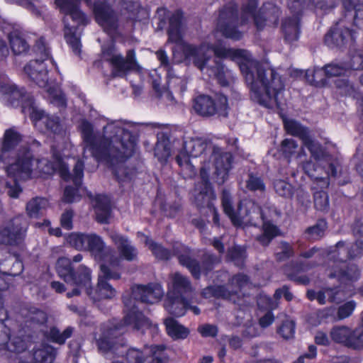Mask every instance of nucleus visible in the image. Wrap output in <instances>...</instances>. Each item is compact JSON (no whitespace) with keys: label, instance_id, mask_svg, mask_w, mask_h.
<instances>
[{"label":"nucleus","instance_id":"f3484780","mask_svg":"<svg viewBox=\"0 0 363 363\" xmlns=\"http://www.w3.org/2000/svg\"><path fill=\"white\" fill-rule=\"evenodd\" d=\"M326 273L328 278L335 279L341 284H349L359 277L357 266L347 263L342 257L328 262Z\"/></svg>","mask_w":363,"mask_h":363},{"label":"nucleus","instance_id":"338daca9","mask_svg":"<svg viewBox=\"0 0 363 363\" xmlns=\"http://www.w3.org/2000/svg\"><path fill=\"white\" fill-rule=\"evenodd\" d=\"M323 290L326 294L327 301L330 303H339L342 301L344 298L340 295L342 292V290L337 287H328L323 289Z\"/></svg>","mask_w":363,"mask_h":363},{"label":"nucleus","instance_id":"4d7b16f0","mask_svg":"<svg viewBox=\"0 0 363 363\" xmlns=\"http://www.w3.org/2000/svg\"><path fill=\"white\" fill-rule=\"evenodd\" d=\"M324 76H325V67L323 69H317L313 71L308 70L305 75L306 80L315 86H320L326 83V78Z\"/></svg>","mask_w":363,"mask_h":363},{"label":"nucleus","instance_id":"052dcab7","mask_svg":"<svg viewBox=\"0 0 363 363\" xmlns=\"http://www.w3.org/2000/svg\"><path fill=\"white\" fill-rule=\"evenodd\" d=\"M164 345H152L150 347L151 360L148 363H167V357L164 353Z\"/></svg>","mask_w":363,"mask_h":363},{"label":"nucleus","instance_id":"603ef678","mask_svg":"<svg viewBox=\"0 0 363 363\" xmlns=\"http://www.w3.org/2000/svg\"><path fill=\"white\" fill-rule=\"evenodd\" d=\"M327 228V222L324 219L318 220L315 225L306 229L305 233L308 235V239L318 240L324 235V232Z\"/></svg>","mask_w":363,"mask_h":363},{"label":"nucleus","instance_id":"aec40b11","mask_svg":"<svg viewBox=\"0 0 363 363\" xmlns=\"http://www.w3.org/2000/svg\"><path fill=\"white\" fill-rule=\"evenodd\" d=\"M330 336L336 343L352 350H362L356 328L352 329L346 325L335 326L331 329Z\"/></svg>","mask_w":363,"mask_h":363},{"label":"nucleus","instance_id":"680f3d73","mask_svg":"<svg viewBox=\"0 0 363 363\" xmlns=\"http://www.w3.org/2000/svg\"><path fill=\"white\" fill-rule=\"evenodd\" d=\"M147 354L137 348L131 347L125 353V359L128 363H143Z\"/></svg>","mask_w":363,"mask_h":363},{"label":"nucleus","instance_id":"393cba45","mask_svg":"<svg viewBox=\"0 0 363 363\" xmlns=\"http://www.w3.org/2000/svg\"><path fill=\"white\" fill-rule=\"evenodd\" d=\"M109 237L117 246L122 257L128 261H133L137 258L138 250L126 237L115 231L110 232Z\"/></svg>","mask_w":363,"mask_h":363},{"label":"nucleus","instance_id":"423d86ee","mask_svg":"<svg viewBox=\"0 0 363 363\" xmlns=\"http://www.w3.org/2000/svg\"><path fill=\"white\" fill-rule=\"evenodd\" d=\"M163 295V289L158 283L133 286L131 295L123 296L125 323L133 325V329L137 330L148 328L150 323L140 311L138 303H156L162 299Z\"/></svg>","mask_w":363,"mask_h":363},{"label":"nucleus","instance_id":"9d476101","mask_svg":"<svg viewBox=\"0 0 363 363\" xmlns=\"http://www.w3.org/2000/svg\"><path fill=\"white\" fill-rule=\"evenodd\" d=\"M250 283V277L247 275L238 273L228 280V286L233 288L231 291L224 285L210 286L203 290L202 295L206 298L211 297L221 298L239 304L240 299L243 296L241 291Z\"/></svg>","mask_w":363,"mask_h":363},{"label":"nucleus","instance_id":"39448f33","mask_svg":"<svg viewBox=\"0 0 363 363\" xmlns=\"http://www.w3.org/2000/svg\"><path fill=\"white\" fill-rule=\"evenodd\" d=\"M221 203L224 213L228 216L235 226L251 225L256 226L262 221V233L256 237L257 241L262 246H267L279 235V229L272 220L279 218V212L274 209L276 215H265L257 203L250 199L240 201L237 209L233 206L232 196L228 190H223Z\"/></svg>","mask_w":363,"mask_h":363},{"label":"nucleus","instance_id":"2f4dec72","mask_svg":"<svg viewBox=\"0 0 363 363\" xmlns=\"http://www.w3.org/2000/svg\"><path fill=\"white\" fill-rule=\"evenodd\" d=\"M356 308V303L354 301H349L340 306L336 311L334 307L326 308L323 311V316L325 318L333 316L334 320H342L352 315Z\"/></svg>","mask_w":363,"mask_h":363},{"label":"nucleus","instance_id":"e433bc0d","mask_svg":"<svg viewBox=\"0 0 363 363\" xmlns=\"http://www.w3.org/2000/svg\"><path fill=\"white\" fill-rule=\"evenodd\" d=\"M9 40L11 50L15 55L26 53L29 48V45L18 30H13L9 35Z\"/></svg>","mask_w":363,"mask_h":363},{"label":"nucleus","instance_id":"b1692460","mask_svg":"<svg viewBox=\"0 0 363 363\" xmlns=\"http://www.w3.org/2000/svg\"><path fill=\"white\" fill-rule=\"evenodd\" d=\"M350 38H354V33L347 28H341L337 24L325 34V43L330 48H340Z\"/></svg>","mask_w":363,"mask_h":363},{"label":"nucleus","instance_id":"9b49d317","mask_svg":"<svg viewBox=\"0 0 363 363\" xmlns=\"http://www.w3.org/2000/svg\"><path fill=\"white\" fill-rule=\"evenodd\" d=\"M193 109L200 116L210 118L217 115L220 118L228 116V98L222 94L213 96L201 94L193 101Z\"/></svg>","mask_w":363,"mask_h":363},{"label":"nucleus","instance_id":"f03ea898","mask_svg":"<svg viewBox=\"0 0 363 363\" xmlns=\"http://www.w3.org/2000/svg\"><path fill=\"white\" fill-rule=\"evenodd\" d=\"M212 49L213 55L216 57L215 59L238 60L252 100L267 108L281 106L284 84L274 69L253 60L251 54L245 50L213 45Z\"/></svg>","mask_w":363,"mask_h":363},{"label":"nucleus","instance_id":"f8f14e48","mask_svg":"<svg viewBox=\"0 0 363 363\" xmlns=\"http://www.w3.org/2000/svg\"><path fill=\"white\" fill-rule=\"evenodd\" d=\"M102 57L111 64L113 77H123L128 72L139 68L134 49L128 50L125 57H123L117 52L113 45H110L103 47Z\"/></svg>","mask_w":363,"mask_h":363},{"label":"nucleus","instance_id":"2eb2a0df","mask_svg":"<svg viewBox=\"0 0 363 363\" xmlns=\"http://www.w3.org/2000/svg\"><path fill=\"white\" fill-rule=\"evenodd\" d=\"M29 223L23 214L11 218L0 228V243L17 247L21 245L27 235Z\"/></svg>","mask_w":363,"mask_h":363},{"label":"nucleus","instance_id":"0e129e2a","mask_svg":"<svg viewBox=\"0 0 363 363\" xmlns=\"http://www.w3.org/2000/svg\"><path fill=\"white\" fill-rule=\"evenodd\" d=\"M49 91L50 94V101L52 104H53L55 106L63 108L67 106L66 96L60 89H49Z\"/></svg>","mask_w":363,"mask_h":363},{"label":"nucleus","instance_id":"7c9ffc66","mask_svg":"<svg viewBox=\"0 0 363 363\" xmlns=\"http://www.w3.org/2000/svg\"><path fill=\"white\" fill-rule=\"evenodd\" d=\"M96 220L100 223H108L111 214V201L105 195H98L95 199Z\"/></svg>","mask_w":363,"mask_h":363},{"label":"nucleus","instance_id":"c756f323","mask_svg":"<svg viewBox=\"0 0 363 363\" xmlns=\"http://www.w3.org/2000/svg\"><path fill=\"white\" fill-rule=\"evenodd\" d=\"M342 6L345 11L351 13L353 20V25L361 28L363 27V1L360 0H341Z\"/></svg>","mask_w":363,"mask_h":363},{"label":"nucleus","instance_id":"1a4fd4ad","mask_svg":"<svg viewBox=\"0 0 363 363\" xmlns=\"http://www.w3.org/2000/svg\"><path fill=\"white\" fill-rule=\"evenodd\" d=\"M0 92L4 100L11 106L21 105L22 111L28 113L33 119L42 118L43 110L40 109L35 102L33 96L27 93L23 88H18L16 84L4 83L0 86Z\"/></svg>","mask_w":363,"mask_h":363},{"label":"nucleus","instance_id":"774afa93","mask_svg":"<svg viewBox=\"0 0 363 363\" xmlns=\"http://www.w3.org/2000/svg\"><path fill=\"white\" fill-rule=\"evenodd\" d=\"M195 203L199 208L207 207L211 210L213 206V204L211 201V195L203 192H199L196 196Z\"/></svg>","mask_w":363,"mask_h":363},{"label":"nucleus","instance_id":"473e14b6","mask_svg":"<svg viewBox=\"0 0 363 363\" xmlns=\"http://www.w3.org/2000/svg\"><path fill=\"white\" fill-rule=\"evenodd\" d=\"M164 306L170 314L180 317L185 314L188 308V301L182 296L168 294Z\"/></svg>","mask_w":363,"mask_h":363},{"label":"nucleus","instance_id":"4c0bfd02","mask_svg":"<svg viewBox=\"0 0 363 363\" xmlns=\"http://www.w3.org/2000/svg\"><path fill=\"white\" fill-rule=\"evenodd\" d=\"M164 323L167 334L174 340L184 339L189 335V330L173 318H166Z\"/></svg>","mask_w":363,"mask_h":363},{"label":"nucleus","instance_id":"13d9d810","mask_svg":"<svg viewBox=\"0 0 363 363\" xmlns=\"http://www.w3.org/2000/svg\"><path fill=\"white\" fill-rule=\"evenodd\" d=\"M274 188L276 193L281 197L291 199L294 195L292 185L284 180L277 179L274 181Z\"/></svg>","mask_w":363,"mask_h":363},{"label":"nucleus","instance_id":"6e6552de","mask_svg":"<svg viewBox=\"0 0 363 363\" xmlns=\"http://www.w3.org/2000/svg\"><path fill=\"white\" fill-rule=\"evenodd\" d=\"M174 252L179 264L186 267L196 279L200 278L201 272L208 274L221 262L220 257L210 252H204L201 257L200 262L192 255L191 250L183 245H176L174 247Z\"/></svg>","mask_w":363,"mask_h":363},{"label":"nucleus","instance_id":"bf43d9fd","mask_svg":"<svg viewBox=\"0 0 363 363\" xmlns=\"http://www.w3.org/2000/svg\"><path fill=\"white\" fill-rule=\"evenodd\" d=\"M277 333L285 340L293 338L295 333V323L291 320H285L277 329Z\"/></svg>","mask_w":363,"mask_h":363},{"label":"nucleus","instance_id":"c03bdc74","mask_svg":"<svg viewBox=\"0 0 363 363\" xmlns=\"http://www.w3.org/2000/svg\"><path fill=\"white\" fill-rule=\"evenodd\" d=\"M207 143L201 139H192L184 144V150L187 152L191 157L201 156L206 150Z\"/></svg>","mask_w":363,"mask_h":363},{"label":"nucleus","instance_id":"7ed1b4c3","mask_svg":"<svg viewBox=\"0 0 363 363\" xmlns=\"http://www.w3.org/2000/svg\"><path fill=\"white\" fill-rule=\"evenodd\" d=\"M81 0H55V4L65 14V38L73 52L79 55L81 43L80 26H84L89 20L80 8ZM88 5L93 4L96 22L106 31H114L118 27V18L116 13L105 0H84Z\"/></svg>","mask_w":363,"mask_h":363},{"label":"nucleus","instance_id":"37998d69","mask_svg":"<svg viewBox=\"0 0 363 363\" xmlns=\"http://www.w3.org/2000/svg\"><path fill=\"white\" fill-rule=\"evenodd\" d=\"M57 352L50 345H45L36 350L33 354L35 363H53L56 357Z\"/></svg>","mask_w":363,"mask_h":363},{"label":"nucleus","instance_id":"5701e85b","mask_svg":"<svg viewBox=\"0 0 363 363\" xmlns=\"http://www.w3.org/2000/svg\"><path fill=\"white\" fill-rule=\"evenodd\" d=\"M0 347L4 350L16 353L26 350V344L21 338L11 339L10 329L4 320H0Z\"/></svg>","mask_w":363,"mask_h":363},{"label":"nucleus","instance_id":"4be33fe9","mask_svg":"<svg viewBox=\"0 0 363 363\" xmlns=\"http://www.w3.org/2000/svg\"><path fill=\"white\" fill-rule=\"evenodd\" d=\"M257 3L256 0H249L242 9L241 23H247L250 18H253L255 25L258 30H262L267 21L265 9L262 8L258 13H256Z\"/></svg>","mask_w":363,"mask_h":363},{"label":"nucleus","instance_id":"20e7f679","mask_svg":"<svg viewBox=\"0 0 363 363\" xmlns=\"http://www.w3.org/2000/svg\"><path fill=\"white\" fill-rule=\"evenodd\" d=\"M21 135L13 128L6 130L1 147L0 162L8 164L6 173L15 177L28 179L34 175L52 174L54 164L46 158L34 160L26 146L17 149Z\"/></svg>","mask_w":363,"mask_h":363},{"label":"nucleus","instance_id":"c9c22d12","mask_svg":"<svg viewBox=\"0 0 363 363\" xmlns=\"http://www.w3.org/2000/svg\"><path fill=\"white\" fill-rule=\"evenodd\" d=\"M84 162L78 160L73 169V174H71L68 167L63 164L61 168V176L66 181L72 179L74 185L79 187L84 177Z\"/></svg>","mask_w":363,"mask_h":363},{"label":"nucleus","instance_id":"49530a36","mask_svg":"<svg viewBox=\"0 0 363 363\" xmlns=\"http://www.w3.org/2000/svg\"><path fill=\"white\" fill-rule=\"evenodd\" d=\"M247 257L246 250L240 246H234L229 248L227 258L239 268H243Z\"/></svg>","mask_w":363,"mask_h":363},{"label":"nucleus","instance_id":"ea45409f","mask_svg":"<svg viewBox=\"0 0 363 363\" xmlns=\"http://www.w3.org/2000/svg\"><path fill=\"white\" fill-rule=\"evenodd\" d=\"M284 125L286 131L289 134L300 138L301 141L311 134L308 128L302 125L295 120H285L284 121Z\"/></svg>","mask_w":363,"mask_h":363},{"label":"nucleus","instance_id":"0eeeda50","mask_svg":"<svg viewBox=\"0 0 363 363\" xmlns=\"http://www.w3.org/2000/svg\"><path fill=\"white\" fill-rule=\"evenodd\" d=\"M128 327L133 328V325L125 323V316L123 320L104 325L100 336L96 339L99 351L106 355L109 353L118 356L122 355L123 352L119 349L126 345L122 336L127 331Z\"/></svg>","mask_w":363,"mask_h":363},{"label":"nucleus","instance_id":"72a5a7b5","mask_svg":"<svg viewBox=\"0 0 363 363\" xmlns=\"http://www.w3.org/2000/svg\"><path fill=\"white\" fill-rule=\"evenodd\" d=\"M49 206V201L44 197L36 196L28 201L26 212L31 218H38L44 214Z\"/></svg>","mask_w":363,"mask_h":363},{"label":"nucleus","instance_id":"4468645a","mask_svg":"<svg viewBox=\"0 0 363 363\" xmlns=\"http://www.w3.org/2000/svg\"><path fill=\"white\" fill-rule=\"evenodd\" d=\"M69 241L75 248L90 252L99 261H105L112 252L101 237L95 233H72Z\"/></svg>","mask_w":363,"mask_h":363},{"label":"nucleus","instance_id":"79ce46f5","mask_svg":"<svg viewBox=\"0 0 363 363\" xmlns=\"http://www.w3.org/2000/svg\"><path fill=\"white\" fill-rule=\"evenodd\" d=\"M206 72L210 77H214L217 79L221 86H226L228 85L229 82L225 75V69L220 60L214 59L212 65L209 67Z\"/></svg>","mask_w":363,"mask_h":363},{"label":"nucleus","instance_id":"09e8293b","mask_svg":"<svg viewBox=\"0 0 363 363\" xmlns=\"http://www.w3.org/2000/svg\"><path fill=\"white\" fill-rule=\"evenodd\" d=\"M42 119H44V124L48 130L51 131L55 135H60L64 132L63 125L61 123L60 119L58 116H51V115H45V112L43 111V116ZM35 121L41 120L35 119Z\"/></svg>","mask_w":363,"mask_h":363},{"label":"nucleus","instance_id":"5fc2aeb1","mask_svg":"<svg viewBox=\"0 0 363 363\" xmlns=\"http://www.w3.org/2000/svg\"><path fill=\"white\" fill-rule=\"evenodd\" d=\"M245 183L246 188L250 191L264 192L265 191V184L262 178L252 172L247 174V179Z\"/></svg>","mask_w":363,"mask_h":363},{"label":"nucleus","instance_id":"a878e982","mask_svg":"<svg viewBox=\"0 0 363 363\" xmlns=\"http://www.w3.org/2000/svg\"><path fill=\"white\" fill-rule=\"evenodd\" d=\"M87 294L97 304L102 300H110L116 295V289L106 280L98 279L96 287L93 289L91 287L87 291Z\"/></svg>","mask_w":363,"mask_h":363},{"label":"nucleus","instance_id":"58836bf2","mask_svg":"<svg viewBox=\"0 0 363 363\" xmlns=\"http://www.w3.org/2000/svg\"><path fill=\"white\" fill-rule=\"evenodd\" d=\"M171 281L174 290L179 294L192 291V286L189 279L179 272L171 275Z\"/></svg>","mask_w":363,"mask_h":363},{"label":"nucleus","instance_id":"6ab92c4d","mask_svg":"<svg viewBox=\"0 0 363 363\" xmlns=\"http://www.w3.org/2000/svg\"><path fill=\"white\" fill-rule=\"evenodd\" d=\"M71 279L67 284L73 286V289L67 293V298L79 296L82 289H84L87 294V291L91 288V272L85 265L80 264L76 269H74Z\"/></svg>","mask_w":363,"mask_h":363},{"label":"nucleus","instance_id":"de8ad7c7","mask_svg":"<svg viewBox=\"0 0 363 363\" xmlns=\"http://www.w3.org/2000/svg\"><path fill=\"white\" fill-rule=\"evenodd\" d=\"M336 247L338 249L337 255L340 256L346 253L345 258L353 259L363 255V248L358 243L352 244L350 247H345V242L340 241L336 244Z\"/></svg>","mask_w":363,"mask_h":363},{"label":"nucleus","instance_id":"412c9836","mask_svg":"<svg viewBox=\"0 0 363 363\" xmlns=\"http://www.w3.org/2000/svg\"><path fill=\"white\" fill-rule=\"evenodd\" d=\"M213 153L216 167L215 173L218 176L217 182L222 184L227 179L228 171L232 167L233 155L230 152H223L217 148H214Z\"/></svg>","mask_w":363,"mask_h":363},{"label":"nucleus","instance_id":"c85d7f7f","mask_svg":"<svg viewBox=\"0 0 363 363\" xmlns=\"http://www.w3.org/2000/svg\"><path fill=\"white\" fill-rule=\"evenodd\" d=\"M183 13L180 10L176 11L169 18L167 29L168 41L181 44L182 43V21Z\"/></svg>","mask_w":363,"mask_h":363},{"label":"nucleus","instance_id":"864d4df0","mask_svg":"<svg viewBox=\"0 0 363 363\" xmlns=\"http://www.w3.org/2000/svg\"><path fill=\"white\" fill-rule=\"evenodd\" d=\"M191 156L185 150L181 151L176 157L175 160L177 163L186 171L189 177L196 174V169L191 163L189 157Z\"/></svg>","mask_w":363,"mask_h":363},{"label":"nucleus","instance_id":"a18cd8bd","mask_svg":"<svg viewBox=\"0 0 363 363\" xmlns=\"http://www.w3.org/2000/svg\"><path fill=\"white\" fill-rule=\"evenodd\" d=\"M71 260L67 257H60L56 263V271L60 278L66 283L71 279L74 271Z\"/></svg>","mask_w":363,"mask_h":363},{"label":"nucleus","instance_id":"cd10ccee","mask_svg":"<svg viewBox=\"0 0 363 363\" xmlns=\"http://www.w3.org/2000/svg\"><path fill=\"white\" fill-rule=\"evenodd\" d=\"M98 279L108 280H118L121 279L120 260L116 257L111 256L108 262L100 265V272Z\"/></svg>","mask_w":363,"mask_h":363},{"label":"nucleus","instance_id":"f704fd0d","mask_svg":"<svg viewBox=\"0 0 363 363\" xmlns=\"http://www.w3.org/2000/svg\"><path fill=\"white\" fill-rule=\"evenodd\" d=\"M282 30L286 41L292 43L298 39L300 33L299 18L296 16L286 18L282 23Z\"/></svg>","mask_w":363,"mask_h":363},{"label":"nucleus","instance_id":"a19ab883","mask_svg":"<svg viewBox=\"0 0 363 363\" xmlns=\"http://www.w3.org/2000/svg\"><path fill=\"white\" fill-rule=\"evenodd\" d=\"M145 242L155 257L160 260H169L172 256L177 257L174 252V247L177 245H181L180 243L175 244L172 247V250L170 251L151 239L147 238Z\"/></svg>","mask_w":363,"mask_h":363},{"label":"nucleus","instance_id":"6e6d98bb","mask_svg":"<svg viewBox=\"0 0 363 363\" xmlns=\"http://www.w3.org/2000/svg\"><path fill=\"white\" fill-rule=\"evenodd\" d=\"M314 206L316 210L328 212L329 210V196L324 191H317L313 194Z\"/></svg>","mask_w":363,"mask_h":363},{"label":"nucleus","instance_id":"3c124183","mask_svg":"<svg viewBox=\"0 0 363 363\" xmlns=\"http://www.w3.org/2000/svg\"><path fill=\"white\" fill-rule=\"evenodd\" d=\"M303 146L306 147L311 152V157L318 160L323 157V150L321 145L314 140L311 134L302 141Z\"/></svg>","mask_w":363,"mask_h":363},{"label":"nucleus","instance_id":"a211bd4d","mask_svg":"<svg viewBox=\"0 0 363 363\" xmlns=\"http://www.w3.org/2000/svg\"><path fill=\"white\" fill-rule=\"evenodd\" d=\"M238 22V6L235 4H230L220 11L217 28L225 38L238 40L241 39L242 33L237 28Z\"/></svg>","mask_w":363,"mask_h":363},{"label":"nucleus","instance_id":"69168bd1","mask_svg":"<svg viewBox=\"0 0 363 363\" xmlns=\"http://www.w3.org/2000/svg\"><path fill=\"white\" fill-rule=\"evenodd\" d=\"M346 68L338 64L330 63L325 66V75L327 77H333L344 74Z\"/></svg>","mask_w":363,"mask_h":363},{"label":"nucleus","instance_id":"8fccbe9b","mask_svg":"<svg viewBox=\"0 0 363 363\" xmlns=\"http://www.w3.org/2000/svg\"><path fill=\"white\" fill-rule=\"evenodd\" d=\"M73 330L72 327H67L63 332H60L58 328L52 327L48 333V337L52 342L62 345L67 339L71 337Z\"/></svg>","mask_w":363,"mask_h":363},{"label":"nucleus","instance_id":"ddd939ff","mask_svg":"<svg viewBox=\"0 0 363 363\" xmlns=\"http://www.w3.org/2000/svg\"><path fill=\"white\" fill-rule=\"evenodd\" d=\"M34 50L40 58L30 60L24 67V71L28 77L39 87H45L48 82L47 67L44 61L50 56L49 49L46 47L43 38L36 41Z\"/></svg>","mask_w":363,"mask_h":363},{"label":"nucleus","instance_id":"f257e3e1","mask_svg":"<svg viewBox=\"0 0 363 363\" xmlns=\"http://www.w3.org/2000/svg\"><path fill=\"white\" fill-rule=\"evenodd\" d=\"M79 130L84 143L83 159L86 151L97 162H105L112 166L117 179L121 182L133 179L137 168L127 162L136 146L138 130L135 125H123L119 121H112L103 127L102 133L94 132L92 124L82 120Z\"/></svg>","mask_w":363,"mask_h":363},{"label":"nucleus","instance_id":"bb28decb","mask_svg":"<svg viewBox=\"0 0 363 363\" xmlns=\"http://www.w3.org/2000/svg\"><path fill=\"white\" fill-rule=\"evenodd\" d=\"M25 322L33 327L45 325L48 322V314L43 310L34 306H26L21 309Z\"/></svg>","mask_w":363,"mask_h":363},{"label":"nucleus","instance_id":"e2e57ef3","mask_svg":"<svg viewBox=\"0 0 363 363\" xmlns=\"http://www.w3.org/2000/svg\"><path fill=\"white\" fill-rule=\"evenodd\" d=\"M279 248L280 251L277 252L275 255L279 262L289 259L294 254L292 246L286 242H281Z\"/></svg>","mask_w":363,"mask_h":363},{"label":"nucleus","instance_id":"dca6fc26","mask_svg":"<svg viewBox=\"0 0 363 363\" xmlns=\"http://www.w3.org/2000/svg\"><path fill=\"white\" fill-rule=\"evenodd\" d=\"M182 52L184 60L188 64H192L200 71H206L211 65L209 64L213 57L212 45L202 43L200 45L184 43Z\"/></svg>","mask_w":363,"mask_h":363}]
</instances>
